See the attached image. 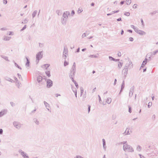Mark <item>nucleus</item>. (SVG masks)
<instances>
[{
    "instance_id": "1",
    "label": "nucleus",
    "mask_w": 158,
    "mask_h": 158,
    "mask_svg": "<svg viewBox=\"0 0 158 158\" xmlns=\"http://www.w3.org/2000/svg\"><path fill=\"white\" fill-rule=\"evenodd\" d=\"M123 149L124 151L126 152H131L133 151L132 148L127 144H124Z\"/></svg>"
},
{
    "instance_id": "2",
    "label": "nucleus",
    "mask_w": 158,
    "mask_h": 158,
    "mask_svg": "<svg viewBox=\"0 0 158 158\" xmlns=\"http://www.w3.org/2000/svg\"><path fill=\"white\" fill-rule=\"evenodd\" d=\"M43 53L42 52H39L36 55V59L37 60V62H38L39 60L41 59L43 57Z\"/></svg>"
},
{
    "instance_id": "3",
    "label": "nucleus",
    "mask_w": 158,
    "mask_h": 158,
    "mask_svg": "<svg viewBox=\"0 0 158 158\" xmlns=\"http://www.w3.org/2000/svg\"><path fill=\"white\" fill-rule=\"evenodd\" d=\"M52 85V82L50 79H48L47 81V87L49 88Z\"/></svg>"
},
{
    "instance_id": "4",
    "label": "nucleus",
    "mask_w": 158,
    "mask_h": 158,
    "mask_svg": "<svg viewBox=\"0 0 158 158\" xmlns=\"http://www.w3.org/2000/svg\"><path fill=\"white\" fill-rule=\"evenodd\" d=\"M111 102V99L110 98H108L106 100L105 102H103V104L104 105H106L107 103L109 104Z\"/></svg>"
},
{
    "instance_id": "5",
    "label": "nucleus",
    "mask_w": 158,
    "mask_h": 158,
    "mask_svg": "<svg viewBox=\"0 0 158 158\" xmlns=\"http://www.w3.org/2000/svg\"><path fill=\"white\" fill-rule=\"evenodd\" d=\"M75 67V64L74 63L73 66L71 70V73L73 74L74 73L76 69Z\"/></svg>"
},
{
    "instance_id": "6",
    "label": "nucleus",
    "mask_w": 158,
    "mask_h": 158,
    "mask_svg": "<svg viewBox=\"0 0 158 158\" xmlns=\"http://www.w3.org/2000/svg\"><path fill=\"white\" fill-rule=\"evenodd\" d=\"M50 65L49 64H45L43 65L42 67V68L45 69H47L50 66Z\"/></svg>"
},
{
    "instance_id": "7",
    "label": "nucleus",
    "mask_w": 158,
    "mask_h": 158,
    "mask_svg": "<svg viewBox=\"0 0 158 158\" xmlns=\"http://www.w3.org/2000/svg\"><path fill=\"white\" fill-rule=\"evenodd\" d=\"M21 154L24 158H29V156L23 152H21Z\"/></svg>"
},
{
    "instance_id": "8",
    "label": "nucleus",
    "mask_w": 158,
    "mask_h": 158,
    "mask_svg": "<svg viewBox=\"0 0 158 158\" xmlns=\"http://www.w3.org/2000/svg\"><path fill=\"white\" fill-rule=\"evenodd\" d=\"M137 33L140 35H144L145 34L144 32L141 30L138 31Z\"/></svg>"
},
{
    "instance_id": "9",
    "label": "nucleus",
    "mask_w": 158,
    "mask_h": 158,
    "mask_svg": "<svg viewBox=\"0 0 158 158\" xmlns=\"http://www.w3.org/2000/svg\"><path fill=\"white\" fill-rule=\"evenodd\" d=\"M42 80V77L40 76H39L37 79V81L39 82H41Z\"/></svg>"
},
{
    "instance_id": "10",
    "label": "nucleus",
    "mask_w": 158,
    "mask_h": 158,
    "mask_svg": "<svg viewBox=\"0 0 158 158\" xmlns=\"http://www.w3.org/2000/svg\"><path fill=\"white\" fill-rule=\"evenodd\" d=\"M147 59H145L143 61L142 65L141 66V67L143 66L142 65H145L146 64H147Z\"/></svg>"
},
{
    "instance_id": "11",
    "label": "nucleus",
    "mask_w": 158,
    "mask_h": 158,
    "mask_svg": "<svg viewBox=\"0 0 158 158\" xmlns=\"http://www.w3.org/2000/svg\"><path fill=\"white\" fill-rule=\"evenodd\" d=\"M47 76L48 77H50L51 75H50V72L49 71H47L45 73Z\"/></svg>"
},
{
    "instance_id": "12",
    "label": "nucleus",
    "mask_w": 158,
    "mask_h": 158,
    "mask_svg": "<svg viewBox=\"0 0 158 158\" xmlns=\"http://www.w3.org/2000/svg\"><path fill=\"white\" fill-rule=\"evenodd\" d=\"M10 37L7 36H5L3 40L5 41L9 40L10 39Z\"/></svg>"
},
{
    "instance_id": "13",
    "label": "nucleus",
    "mask_w": 158,
    "mask_h": 158,
    "mask_svg": "<svg viewBox=\"0 0 158 158\" xmlns=\"http://www.w3.org/2000/svg\"><path fill=\"white\" fill-rule=\"evenodd\" d=\"M80 92H81V96L83 95V93L84 92V89L83 88H81L80 89Z\"/></svg>"
},
{
    "instance_id": "14",
    "label": "nucleus",
    "mask_w": 158,
    "mask_h": 158,
    "mask_svg": "<svg viewBox=\"0 0 158 158\" xmlns=\"http://www.w3.org/2000/svg\"><path fill=\"white\" fill-rule=\"evenodd\" d=\"M123 65V63L121 62H119L118 64V66L119 68H120Z\"/></svg>"
},
{
    "instance_id": "15",
    "label": "nucleus",
    "mask_w": 158,
    "mask_h": 158,
    "mask_svg": "<svg viewBox=\"0 0 158 158\" xmlns=\"http://www.w3.org/2000/svg\"><path fill=\"white\" fill-rule=\"evenodd\" d=\"M13 35V33L12 32L9 31L7 32V35Z\"/></svg>"
},
{
    "instance_id": "16",
    "label": "nucleus",
    "mask_w": 158,
    "mask_h": 158,
    "mask_svg": "<svg viewBox=\"0 0 158 158\" xmlns=\"http://www.w3.org/2000/svg\"><path fill=\"white\" fill-rule=\"evenodd\" d=\"M5 112L4 111H1L0 112V117L4 115L5 114Z\"/></svg>"
},
{
    "instance_id": "17",
    "label": "nucleus",
    "mask_w": 158,
    "mask_h": 158,
    "mask_svg": "<svg viewBox=\"0 0 158 158\" xmlns=\"http://www.w3.org/2000/svg\"><path fill=\"white\" fill-rule=\"evenodd\" d=\"M124 15L127 16H129L130 15V13L129 12H126Z\"/></svg>"
},
{
    "instance_id": "18",
    "label": "nucleus",
    "mask_w": 158,
    "mask_h": 158,
    "mask_svg": "<svg viewBox=\"0 0 158 158\" xmlns=\"http://www.w3.org/2000/svg\"><path fill=\"white\" fill-rule=\"evenodd\" d=\"M152 105V102H149L148 104V108L150 107Z\"/></svg>"
},
{
    "instance_id": "19",
    "label": "nucleus",
    "mask_w": 158,
    "mask_h": 158,
    "mask_svg": "<svg viewBox=\"0 0 158 158\" xmlns=\"http://www.w3.org/2000/svg\"><path fill=\"white\" fill-rule=\"evenodd\" d=\"M27 63L26 64V65L27 66H29V61L28 60L27 58Z\"/></svg>"
},
{
    "instance_id": "20",
    "label": "nucleus",
    "mask_w": 158,
    "mask_h": 158,
    "mask_svg": "<svg viewBox=\"0 0 158 158\" xmlns=\"http://www.w3.org/2000/svg\"><path fill=\"white\" fill-rule=\"evenodd\" d=\"M69 64V63L67 61H64V66H66L67 65H68Z\"/></svg>"
},
{
    "instance_id": "21",
    "label": "nucleus",
    "mask_w": 158,
    "mask_h": 158,
    "mask_svg": "<svg viewBox=\"0 0 158 158\" xmlns=\"http://www.w3.org/2000/svg\"><path fill=\"white\" fill-rule=\"evenodd\" d=\"M126 2L127 4H130L131 3V0H126Z\"/></svg>"
},
{
    "instance_id": "22",
    "label": "nucleus",
    "mask_w": 158,
    "mask_h": 158,
    "mask_svg": "<svg viewBox=\"0 0 158 158\" xmlns=\"http://www.w3.org/2000/svg\"><path fill=\"white\" fill-rule=\"evenodd\" d=\"M129 111L130 113L131 112V107L130 106H129Z\"/></svg>"
},
{
    "instance_id": "23",
    "label": "nucleus",
    "mask_w": 158,
    "mask_h": 158,
    "mask_svg": "<svg viewBox=\"0 0 158 158\" xmlns=\"http://www.w3.org/2000/svg\"><path fill=\"white\" fill-rule=\"evenodd\" d=\"M137 5L136 4H135L133 5V7L134 8H136L137 7Z\"/></svg>"
},
{
    "instance_id": "24",
    "label": "nucleus",
    "mask_w": 158,
    "mask_h": 158,
    "mask_svg": "<svg viewBox=\"0 0 158 158\" xmlns=\"http://www.w3.org/2000/svg\"><path fill=\"white\" fill-rule=\"evenodd\" d=\"M3 3L4 4H6L7 3V0H3Z\"/></svg>"
},
{
    "instance_id": "25",
    "label": "nucleus",
    "mask_w": 158,
    "mask_h": 158,
    "mask_svg": "<svg viewBox=\"0 0 158 158\" xmlns=\"http://www.w3.org/2000/svg\"><path fill=\"white\" fill-rule=\"evenodd\" d=\"M78 11L79 12H81L82 11V10L81 9L79 8Z\"/></svg>"
},
{
    "instance_id": "26",
    "label": "nucleus",
    "mask_w": 158,
    "mask_h": 158,
    "mask_svg": "<svg viewBox=\"0 0 158 158\" xmlns=\"http://www.w3.org/2000/svg\"><path fill=\"white\" fill-rule=\"evenodd\" d=\"M129 40L130 41H132L133 40V38L132 37H130Z\"/></svg>"
},
{
    "instance_id": "27",
    "label": "nucleus",
    "mask_w": 158,
    "mask_h": 158,
    "mask_svg": "<svg viewBox=\"0 0 158 158\" xmlns=\"http://www.w3.org/2000/svg\"><path fill=\"white\" fill-rule=\"evenodd\" d=\"M89 57H97L96 56H95L94 55H90L89 56Z\"/></svg>"
},
{
    "instance_id": "28",
    "label": "nucleus",
    "mask_w": 158,
    "mask_h": 158,
    "mask_svg": "<svg viewBox=\"0 0 158 158\" xmlns=\"http://www.w3.org/2000/svg\"><path fill=\"white\" fill-rule=\"evenodd\" d=\"M88 112H89L90 110V106L89 105H88Z\"/></svg>"
},
{
    "instance_id": "29",
    "label": "nucleus",
    "mask_w": 158,
    "mask_h": 158,
    "mask_svg": "<svg viewBox=\"0 0 158 158\" xmlns=\"http://www.w3.org/2000/svg\"><path fill=\"white\" fill-rule=\"evenodd\" d=\"M71 14L72 15H73L74 14H75V12H74V10H72L71 12Z\"/></svg>"
},
{
    "instance_id": "30",
    "label": "nucleus",
    "mask_w": 158,
    "mask_h": 158,
    "mask_svg": "<svg viewBox=\"0 0 158 158\" xmlns=\"http://www.w3.org/2000/svg\"><path fill=\"white\" fill-rule=\"evenodd\" d=\"M3 132V131L2 129H0V134H2Z\"/></svg>"
},
{
    "instance_id": "31",
    "label": "nucleus",
    "mask_w": 158,
    "mask_h": 158,
    "mask_svg": "<svg viewBox=\"0 0 158 158\" xmlns=\"http://www.w3.org/2000/svg\"><path fill=\"white\" fill-rule=\"evenodd\" d=\"M133 91H130V95L131 94V95L133 94Z\"/></svg>"
},
{
    "instance_id": "32",
    "label": "nucleus",
    "mask_w": 158,
    "mask_h": 158,
    "mask_svg": "<svg viewBox=\"0 0 158 158\" xmlns=\"http://www.w3.org/2000/svg\"><path fill=\"white\" fill-rule=\"evenodd\" d=\"M117 21H121V18H120L118 19H117Z\"/></svg>"
},
{
    "instance_id": "33",
    "label": "nucleus",
    "mask_w": 158,
    "mask_h": 158,
    "mask_svg": "<svg viewBox=\"0 0 158 158\" xmlns=\"http://www.w3.org/2000/svg\"><path fill=\"white\" fill-rule=\"evenodd\" d=\"M58 96H60V95L59 94H56L55 95V96L56 97H57Z\"/></svg>"
},
{
    "instance_id": "34",
    "label": "nucleus",
    "mask_w": 158,
    "mask_h": 158,
    "mask_svg": "<svg viewBox=\"0 0 158 158\" xmlns=\"http://www.w3.org/2000/svg\"><path fill=\"white\" fill-rule=\"evenodd\" d=\"M86 91H85V94H84V96H83L84 97H85V95H86Z\"/></svg>"
},
{
    "instance_id": "35",
    "label": "nucleus",
    "mask_w": 158,
    "mask_h": 158,
    "mask_svg": "<svg viewBox=\"0 0 158 158\" xmlns=\"http://www.w3.org/2000/svg\"><path fill=\"white\" fill-rule=\"evenodd\" d=\"M118 55L119 56H121V53L120 52H119L118 53Z\"/></svg>"
},
{
    "instance_id": "36",
    "label": "nucleus",
    "mask_w": 158,
    "mask_h": 158,
    "mask_svg": "<svg viewBox=\"0 0 158 158\" xmlns=\"http://www.w3.org/2000/svg\"><path fill=\"white\" fill-rule=\"evenodd\" d=\"M124 3V1H122L120 2V4L121 5L123 4Z\"/></svg>"
},
{
    "instance_id": "37",
    "label": "nucleus",
    "mask_w": 158,
    "mask_h": 158,
    "mask_svg": "<svg viewBox=\"0 0 158 158\" xmlns=\"http://www.w3.org/2000/svg\"><path fill=\"white\" fill-rule=\"evenodd\" d=\"M123 32H123V30H122V31H121V35H123Z\"/></svg>"
},
{
    "instance_id": "38",
    "label": "nucleus",
    "mask_w": 158,
    "mask_h": 158,
    "mask_svg": "<svg viewBox=\"0 0 158 158\" xmlns=\"http://www.w3.org/2000/svg\"><path fill=\"white\" fill-rule=\"evenodd\" d=\"M94 3H92L91 4V5H92V6H94Z\"/></svg>"
},
{
    "instance_id": "39",
    "label": "nucleus",
    "mask_w": 158,
    "mask_h": 158,
    "mask_svg": "<svg viewBox=\"0 0 158 158\" xmlns=\"http://www.w3.org/2000/svg\"><path fill=\"white\" fill-rule=\"evenodd\" d=\"M109 58H112V59L113 60H114V59L112 57H109Z\"/></svg>"
},
{
    "instance_id": "40",
    "label": "nucleus",
    "mask_w": 158,
    "mask_h": 158,
    "mask_svg": "<svg viewBox=\"0 0 158 158\" xmlns=\"http://www.w3.org/2000/svg\"><path fill=\"white\" fill-rule=\"evenodd\" d=\"M85 50V49H82V51H84Z\"/></svg>"
},
{
    "instance_id": "41",
    "label": "nucleus",
    "mask_w": 158,
    "mask_h": 158,
    "mask_svg": "<svg viewBox=\"0 0 158 158\" xmlns=\"http://www.w3.org/2000/svg\"><path fill=\"white\" fill-rule=\"evenodd\" d=\"M75 94L76 97H77V92H76L75 93Z\"/></svg>"
},
{
    "instance_id": "42",
    "label": "nucleus",
    "mask_w": 158,
    "mask_h": 158,
    "mask_svg": "<svg viewBox=\"0 0 158 158\" xmlns=\"http://www.w3.org/2000/svg\"><path fill=\"white\" fill-rule=\"evenodd\" d=\"M103 141V145H104L105 143V142L104 141V140Z\"/></svg>"
},
{
    "instance_id": "43",
    "label": "nucleus",
    "mask_w": 158,
    "mask_h": 158,
    "mask_svg": "<svg viewBox=\"0 0 158 158\" xmlns=\"http://www.w3.org/2000/svg\"><path fill=\"white\" fill-rule=\"evenodd\" d=\"M95 73V72L94 71H93V73Z\"/></svg>"
},
{
    "instance_id": "44",
    "label": "nucleus",
    "mask_w": 158,
    "mask_h": 158,
    "mask_svg": "<svg viewBox=\"0 0 158 158\" xmlns=\"http://www.w3.org/2000/svg\"><path fill=\"white\" fill-rule=\"evenodd\" d=\"M75 85H76V86H78V85H77V84H75Z\"/></svg>"
},
{
    "instance_id": "45",
    "label": "nucleus",
    "mask_w": 158,
    "mask_h": 158,
    "mask_svg": "<svg viewBox=\"0 0 158 158\" xmlns=\"http://www.w3.org/2000/svg\"><path fill=\"white\" fill-rule=\"evenodd\" d=\"M127 130L125 132V134H126V131H127Z\"/></svg>"
},
{
    "instance_id": "46",
    "label": "nucleus",
    "mask_w": 158,
    "mask_h": 158,
    "mask_svg": "<svg viewBox=\"0 0 158 158\" xmlns=\"http://www.w3.org/2000/svg\"><path fill=\"white\" fill-rule=\"evenodd\" d=\"M26 27H25V26L24 27H23V29H24V28H26Z\"/></svg>"
},
{
    "instance_id": "47",
    "label": "nucleus",
    "mask_w": 158,
    "mask_h": 158,
    "mask_svg": "<svg viewBox=\"0 0 158 158\" xmlns=\"http://www.w3.org/2000/svg\"><path fill=\"white\" fill-rule=\"evenodd\" d=\"M125 70L126 72H127V69H125Z\"/></svg>"
},
{
    "instance_id": "48",
    "label": "nucleus",
    "mask_w": 158,
    "mask_h": 158,
    "mask_svg": "<svg viewBox=\"0 0 158 158\" xmlns=\"http://www.w3.org/2000/svg\"><path fill=\"white\" fill-rule=\"evenodd\" d=\"M154 97H152V99L153 100V99H154Z\"/></svg>"
},
{
    "instance_id": "49",
    "label": "nucleus",
    "mask_w": 158,
    "mask_h": 158,
    "mask_svg": "<svg viewBox=\"0 0 158 158\" xmlns=\"http://www.w3.org/2000/svg\"><path fill=\"white\" fill-rule=\"evenodd\" d=\"M103 158H106L105 157V156H104L103 157Z\"/></svg>"
},
{
    "instance_id": "50",
    "label": "nucleus",
    "mask_w": 158,
    "mask_h": 158,
    "mask_svg": "<svg viewBox=\"0 0 158 158\" xmlns=\"http://www.w3.org/2000/svg\"><path fill=\"white\" fill-rule=\"evenodd\" d=\"M118 11H116V12H118Z\"/></svg>"
},
{
    "instance_id": "51",
    "label": "nucleus",
    "mask_w": 158,
    "mask_h": 158,
    "mask_svg": "<svg viewBox=\"0 0 158 158\" xmlns=\"http://www.w3.org/2000/svg\"><path fill=\"white\" fill-rule=\"evenodd\" d=\"M1 152H0V155H1Z\"/></svg>"
},
{
    "instance_id": "52",
    "label": "nucleus",
    "mask_w": 158,
    "mask_h": 158,
    "mask_svg": "<svg viewBox=\"0 0 158 158\" xmlns=\"http://www.w3.org/2000/svg\"><path fill=\"white\" fill-rule=\"evenodd\" d=\"M116 81V79H115V81Z\"/></svg>"
}]
</instances>
